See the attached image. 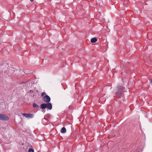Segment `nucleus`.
Masks as SVG:
<instances>
[{
	"instance_id": "9d476101",
	"label": "nucleus",
	"mask_w": 152,
	"mask_h": 152,
	"mask_svg": "<svg viewBox=\"0 0 152 152\" xmlns=\"http://www.w3.org/2000/svg\"><path fill=\"white\" fill-rule=\"evenodd\" d=\"M28 152H34V150L33 149L30 148L28 150Z\"/></svg>"
},
{
	"instance_id": "4468645a",
	"label": "nucleus",
	"mask_w": 152,
	"mask_h": 152,
	"mask_svg": "<svg viewBox=\"0 0 152 152\" xmlns=\"http://www.w3.org/2000/svg\"><path fill=\"white\" fill-rule=\"evenodd\" d=\"M31 2H33L34 0H30Z\"/></svg>"
},
{
	"instance_id": "9b49d317",
	"label": "nucleus",
	"mask_w": 152,
	"mask_h": 152,
	"mask_svg": "<svg viewBox=\"0 0 152 152\" xmlns=\"http://www.w3.org/2000/svg\"><path fill=\"white\" fill-rule=\"evenodd\" d=\"M45 95H46V94H45V93H44V92H42L41 93V96H44Z\"/></svg>"
},
{
	"instance_id": "20e7f679",
	"label": "nucleus",
	"mask_w": 152,
	"mask_h": 152,
	"mask_svg": "<svg viewBox=\"0 0 152 152\" xmlns=\"http://www.w3.org/2000/svg\"><path fill=\"white\" fill-rule=\"evenodd\" d=\"M22 115L26 117L29 118H33L34 116V115L33 114L23 113Z\"/></svg>"
},
{
	"instance_id": "ddd939ff",
	"label": "nucleus",
	"mask_w": 152,
	"mask_h": 152,
	"mask_svg": "<svg viewBox=\"0 0 152 152\" xmlns=\"http://www.w3.org/2000/svg\"><path fill=\"white\" fill-rule=\"evenodd\" d=\"M110 73L111 74V75H113V73L112 72H110Z\"/></svg>"
},
{
	"instance_id": "f03ea898",
	"label": "nucleus",
	"mask_w": 152,
	"mask_h": 152,
	"mask_svg": "<svg viewBox=\"0 0 152 152\" xmlns=\"http://www.w3.org/2000/svg\"><path fill=\"white\" fill-rule=\"evenodd\" d=\"M9 118L7 116L3 114H0V119L3 120H8Z\"/></svg>"
},
{
	"instance_id": "7ed1b4c3",
	"label": "nucleus",
	"mask_w": 152,
	"mask_h": 152,
	"mask_svg": "<svg viewBox=\"0 0 152 152\" xmlns=\"http://www.w3.org/2000/svg\"><path fill=\"white\" fill-rule=\"evenodd\" d=\"M43 100L46 103L49 102L50 100V97L48 95H46L43 97Z\"/></svg>"
},
{
	"instance_id": "f8f14e48",
	"label": "nucleus",
	"mask_w": 152,
	"mask_h": 152,
	"mask_svg": "<svg viewBox=\"0 0 152 152\" xmlns=\"http://www.w3.org/2000/svg\"><path fill=\"white\" fill-rule=\"evenodd\" d=\"M150 82L151 83H152V79L150 80Z\"/></svg>"
},
{
	"instance_id": "39448f33",
	"label": "nucleus",
	"mask_w": 152,
	"mask_h": 152,
	"mask_svg": "<svg viewBox=\"0 0 152 152\" xmlns=\"http://www.w3.org/2000/svg\"><path fill=\"white\" fill-rule=\"evenodd\" d=\"M46 107L49 110H51L52 108V105L49 102L46 103Z\"/></svg>"
},
{
	"instance_id": "1a4fd4ad",
	"label": "nucleus",
	"mask_w": 152,
	"mask_h": 152,
	"mask_svg": "<svg viewBox=\"0 0 152 152\" xmlns=\"http://www.w3.org/2000/svg\"><path fill=\"white\" fill-rule=\"evenodd\" d=\"M33 107L35 108H37L39 107V106L36 103H34L33 104Z\"/></svg>"
},
{
	"instance_id": "f257e3e1",
	"label": "nucleus",
	"mask_w": 152,
	"mask_h": 152,
	"mask_svg": "<svg viewBox=\"0 0 152 152\" xmlns=\"http://www.w3.org/2000/svg\"><path fill=\"white\" fill-rule=\"evenodd\" d=\"M124 88L121 85L118 86L116 91V95L117 96L121 95L123 93Z\"/></svg>"
},
{
	"instance_id": "6e6552de",
	"label": "nucleus",
	"mask_w": 152,
	"mask_h": 152,
	"mask_svg": "<svg viewBox=\"0 0 152 152\" xmlns=\"http://www.w3.org/2000/svg\"><path fill=\"white\" fill-rule=\"evenodd\" d=\"M66 128L64 127H63L61 130V132L62 133H65L66 132Z\"/></svg>"
},
{
	"instance_id": "423d86ee",
	"label": "nucleus",
	"mask_w": 152,
	"mask_h": 152,
	"mask_svg": "<svg viewBox=\"0 0 152 152\" xmlns=\"http://www.w3.org/2000/svg\"><path fill=\"white\" fill-rule=\"evenodd\" d=\"M46 108V103H43L41 104L40 108L41 109H44Z\"/></svg>"
},
{
	"instance_id": "0eeeda50",
	"label": "nucleus",
	"mask_w": 152,
	"mask_h": 152,
	"mask_svg": "<svg viewBox=\"0 0 152 152\" xmlns=\"http://www.w3.org/2000/svg\"><path fill=\"white\" fill-rule=\"evenodd\" d=\"M97 40V39L95 37L91 39V43L96 42Z\"/></svg>"
}]
</instances>
